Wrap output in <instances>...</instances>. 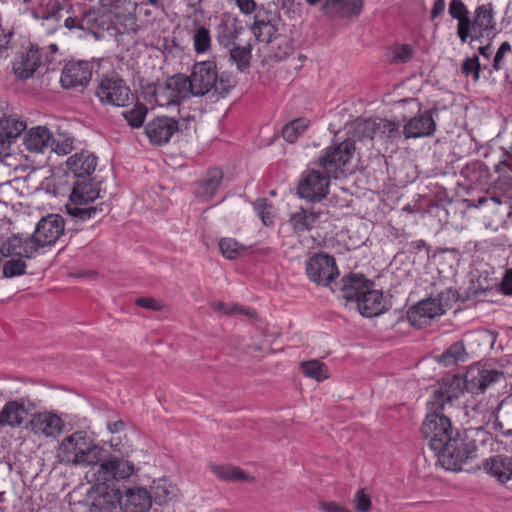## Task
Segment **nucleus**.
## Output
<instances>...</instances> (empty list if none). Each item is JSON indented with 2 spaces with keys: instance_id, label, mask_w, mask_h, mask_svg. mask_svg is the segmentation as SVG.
Listing matches in <instances>:
<instances>
[{
  "instance_id": "nucleus-43",
  "label": "nucleus",
  "mask_w": 512,
  "mask_h": 512,
  "mask_svg": "<svg viewBox=\"0 0 512 512\" xmlns=\"http://www.w3.org/2000/svg\"><path fill=\"white\" fill-rule=\"evenodd\" d=\"M194 50L198 54L207 52L211 47L210 31L205 26H198L193 34Z\"/></svg>"
},
{
  "instance_id": "nucleus-61",
  "label": "nucleus",
  "mask_w": 512,
  "mask_h": 512,
  "mask_svg": "<svg viewBox=\"0 0 512 512\" xmlns=\"http://www.w3.org/2000/svg\"><path fill=\"white\" fill-rule=\"evenodd\" d=\"M67 160H97V157L88 151L81 150L80 152H76L74 155L69 157Z\"/></svg>"
},
{
  "instance_id": "nucleus-5",
  "label": "nucleus",
  "mask_w": 512,
  "mask_h": 512,
  "mask_svg": "<svg viewBox=\"0 0 512 512\" xmlns=\"http://www.w3.org/2000/svg\"><path fill=\"white\" fill-rule=\"evenodd\" d=\"M349 162H319L317 169L305 175L298 185V195L312 202L321 201L328 194L330 179L345 178Z\"/></svg>"
},
{
  "instance_id": "nucleus-38",
  "label": "nucleus",
  "mask_w": 512,
  "mask_h": 512,
  "mask_svg": "<svg viewBox=\"0 0 512 512\" xmlns=\"http://www.w3.org/2000/svg\"><path fill=\"white\" fill-rule=\"evenodd\" d=\"M301 369L305 376L323 381L329 378L327 366L319 360H309L301 363Z\"/></svg>"
},
{
  "instance_id": "nucleus-39",
  "label": "nucleus",
  "mask_w": 512,
  "mask_h": 512,
  "mask_svg": "<svg viewBox=\"0 0 512 512\" xmlns=\"http://www.w3.org/2000/svg\"><path fill=\"white\" fill-rule=\"evenodd\" d=\"M153 495L157 504L164 505L176 497V488L166 480H159L153 486Z\"/></svg>"
},
{
  "instance_id": "nucleus-18",
  "label": "nucleus",
  "mask_w": 512,
  "mask_h": 512,
  "mask_svg": "<svg viewBox=\"0 0 512 512\" xmlns=\"http://www.w3.org/2000/svg\"><path fill=\"white\" fill-rule=\"evenodd\" d=\"M280 23L281 18L276 13H259L255 17L251 31L257 41L269 45L274 43L275 39H278Z\"/></svg>"
},
{
  "instance_id": "nucleus-57",
  "label": "nucleus",
  "mask_w": 512,
  "mask_h": 512,
  "mask_svg": "<svg viewBox=\"0 0 512 512\" xmlns=\"http://www.w3.org/2000/svg\"><path fill=\"white\" fill-rule=\"evenodd\" d=\"M445 11V0H434L431 12H430V18L431 20H434L441 15H443Z\"/></svg>"
},
{
  "instance_id": "nucleus-6",
  "label": "nucleus",
  "mask_w": 512,
  "mask_h": 512,
  "mask_svg": "<svg viewBox=\"0 0 512 512\" xmlns=\"http://www.w3.org/2000/svg\"><path fill=\"white\" fill-rule=\"evenodd\" d=\"M101 449L85 432L77 431L65 437L58 446L59 462L75 466L97 465Z\"/></svg>"
},
{
  "instance_id": "nucleus-37",
  "label": "nucleus",
  "mask_w": 512,
  "mask_h": 512,
  "mask_svg": "<svg viewBox=\"0 0 512 512\" xmlns=\"http://www.w3.org/2000/svg\"><path fill=\"white\" fill-rule=\"evenodd\" d=\"M82 205H67L66 210L67 213L76 219H79L81 221H86L94 218L98 213H103L104 208L107 206L103 203L96 205V206H90V207H81Z\"/></svg>"
},
{
  "instance_id": "nucleus-40",
  "label": "nucleus",
  "mask_w": 512,
  "mask_h": 512,
  "mask_svg": "<svg viewBox=\"0 0 512 512\" xmlns=\"http://www.w3.org/2000/svg\"><path fill=\"white\" fill-rule=\"evenodd\" d=\"M148 109L142 103H136L134 107L122 113L125 120L132 128H140L146 118Z\"/></svg>"
},
{
  "instance_id": "nucleus-56",
  "label": "nucleus",
  "mask_w": 512,
  "mask_h": 512,
  "mask_svg": "<svg viewBox=\"0 0 512 512\" xmlns=\"http://www.w3.org/2000/svg\"><path fill=\"white\" fill-rule=\"evenodd\" d=\"M12 35V31L5 32V30L0 27V57L9 49Z\"/></svg>"
},
{
  "instance_id": "nucleus-9",
  "label": "nucleus",
  "mask_w": 512,
  "mask_h": 512,
  "mask_svg": "<svg viewBox=\"0 0 512 512\" xmlns=\"http://www.w3.org/2000/svg\"><path fill=\"white\" fill-rule=\"evenodd\" d=\"M451 290L442 291L437 297H429L419 301L407 311V319L413 326L422 327L431 319L439 317L446 312Z\"/></svg>"
},
{
  "instance_id": "nucleus-50",
  "label": "nucleus",
  "mask_w": 512,
  "mask_h": 512,
  "mask_svg": "<svg viewBox=\"0 0 512 512\" xmlns=\"http://www.w3.org/2000/svg\"><path fill=\"white\" fill-rule=\"evenodd\" d=\"M271 208V205L264 198L256 200L254 204L256 213L265 225H270L273 223Z\"/></svg>"
},
{
  "instance_id": "nucleus-23",
  "label": "nucleus",
  "mask_w": 512,
  "mask_h": 512,
  "mask_svg": "<svg viewBox=\"0 0 512 512\" xmlns=\"http://www.w3.org/2000/svg\"><path fill=\"white\" fill-rule=\"evenodd\" d=\"M372 283L369 289L356 302L357 309L364 317L378 316L385 311V302L380 290L373 288Z\"/></svg>"
},
{
  "instance_id": "nucleus-10",
  "label": "nucleus",
  "mask_w": 512,
  "mask_h": 512,
  "mask_svg": "<svg viewBox=\"0 0 512 512\" xmlns=\"http://www.w3.org/2000/svg\"><path fill=\"white\" fill-rule=\"evenodd\" d=\"M305 271L310 281L325 287L330 286L339 275L334 257L324 253L311 256L306 261Z\"/></svg>"
},
{
  "instance_id": "nucleus-15",
  "label": "nucleus",
  "mask_w": 512,
  "mask_h": 512,
  "mask_svg": "<svg viewBox=\"0 0 512 512\" xmlns=\"http://www.w3.org/2000/svg\"><path fill=\"white\" fill-rule=\"evenodd\" d=\"M34 409V403L26 398L8 401L0 411V426L21 427Z\"/></svg>"
},
{
  "instance_id": "nucleus-53",
  "label": "nucleus",
  "mask_w": 512,
  "mask_h": 512,
  "mask_svg": "<svg viewBox=\"0 0 512 512\" xmlns=\"http://www.w3.org/2000/svg\"><path fill=\"white\" fill-rule=\"evenodd\" d=\"M93 14L91 13H87L83 19L79 20L77 19L76 17H68L67 19H65L64 21V26L69 29V30H72V29H81V30H84L85 29V24H88L91 22V16Z\"/></svg>"
},
{
  "instance_id": "nucleus-60",
  "label": "nucleus",
  "mask_w": 512,
  "mask_h": 512,
  "mask_svg": "<svg viewBox=\"0 0 512 512\" xmlns=\"http://www.w3.org/2000/svg\"><path fill=\"white\" fill-rule=\"evenodd\" d=\"M237 5L241 12L244 14H250L255 10L256 3L254 0H236Z\"/></svg>"
},
{
  "instance_id": "nucleus-64",
  "label": "nucleus",
  "mask_w": 512,
  "mask_h": 512,
  "mask_svg": "<svg viewBox=\"0 0 512 512\" xmlns=\"http://www.w3.org/2000/svg\"><path fill=\"white\" fill-rule=\"evenodd\" d=\"M478 52L480 55H482L484 58L486 59H489L490 56L493 54V48H492V45L491 43L485 45V46H480L478 48Z\"/></svg>"
},
{
  "instance_id": "nucleus-2",
  "label": "nucleus",
  "mask_w": 512,
  "mask_h": 512,
  "mask_svg": "<svg viewBox=\"0 0 512 512\" xmlns=\"http://www.w3.org/2000/svg\"><path fill=\"white\" fill-rule=\"evenodd\" d=\"M351 137L335 142L326 148V152L318 160H350L354 157L361 158V151L373 146L375 138L379 140H396L400 138L399 126L396 122L383 119L357 118L351 124Z\"/></svg>"
},
{
  "instance_id": "nucleus-1",
  "label": "nucleus",
  "mask_w": 512,
  "mask_h": 512,
  "mask_svg": "<svg viewBox=\"0 0 512 512\" xmlns=\"http://www.w3.org/2000/svg\"><path fill=\"white\" fill-rule=\"evenodd\" d=\"M427 409L421 434L446 470H461L464 463L476 456L475 442L458 433L453 435L451 421L443 414V409L428 406Z\"/></svg>"
},
{
  "instance_id": "nucleus-8",
  "label": "nucleus",
  "mask_w": 512,
  "mask_h": 512,
  "mask_svg": "<svg viewBox=\"0 0 512 512\" xmlns=\"http://www.w3.org/2000/svg\"><path fill=\"white\" fill-rule=\"evenodd\" d=\"M95 96L103 105L125 107L131 102L132 93L123 79L111 75L103 76L99 80Z\"/></svg>"
},
{
  "instance_id": "nucleus-13",
  "label": "nucleus",
  "mask_w": 512,
  "mask_h": 512,
  "mask_svg": "<svg viewBox=\"0 0 512 512\" xmlns=\"http://www.w3.org/2000/svg\"><path fill=\"white\" fill-rule=\"evenodd\" d=\"M134 464L118 456H110L102 461L95 471V481L102 484L113 480L129 478L134 473Z\"/></svg>"
},
{
  "instance_id": "nucleus-20",
  "label": "nucleus",
  "mask_w": 512,
  "mask_h": 512,
  "mask_svg": "<svg viewBox=\"0 0 512 512\" xmlns=\"http://www.w3.org/2000/svg\"><path fill=\"white\" fill-rule=\"evenodd\" d=\"M396 124L400 127L398 123ZM399 130L401 129L399 128ZM435 130V120L431 111L427 110L411 118L403 127V131H400V135L403 133L405 138L427 137L431 136Z\"/></svg>"
},
{
  "instance_id": "nucleus-52",
  "label": "nucleus",
  "mask_w": 512,
  "mask_h": 512,
  "mask_svg": "<svg viewBox=\"0 0 512 512\" xmlns=\"http://www.w3.org/2000/svg\"><path fill=\"white\" fill-rule=\"evenodd\" d=\"M512 51V47H511V44L509 42H503L500 47L498 48L495 56H494V59H493V63H492V69L494 71H499L503 68V59L505 58V56L509 53H511Z\"/></svg>"
},
{
  "instance_id": "nucleus-33",
  "label": "nucleus",
  "mask_w": 512,
  "mask_h": 512,
  "mask_svg": "<svg viewBox=\"0 0 512 512\" xmlns=\"http://www.w3.org/2000/svg\"><path fill=\"white\" fill-rule=\"evenodd\" d=\"M252 58L251 47L233 45L229 49V63L236 65L238 71L244 72L250 66V60Z\"/></svg>"
},
{
  "instance_id": "nucleus-11",
  "label": "nucleus",
  "mask_w": 512,
  "mask_h": 512,
  "mask_svg": "<svg viewBox=\"0 0 512 512\" xmlns=\"http://www.w3.org/2000/svg\"><path fill=\"white\" fill-rule=\"evenodd\" d=\"M184 74H176L154 85L151 98L156 105L168 107L188 98Z\"/></svg>"
},
{
  "instance_id": "nucleus-24",
  "label": "nucleus",
  "mask_w": 512,
  "mask_h": 512,
  "mask_svg": "<svg viewBox=\"0 0 512 512\" xmlns=\"http://www.w3.org/2000/svg\"><path fill=\"white\" fill-rule=\"evenodd\" d=\"M41 62L42 57L39 49L31 47L13 63V72L17 78L27 80L33 77Z\"/></svg>"
},
{
  "instance_id": "nucleus-62",
  "label": "nucleus",
  "mask_w": 512,
  "mask_h": 512,
  "mask_svg": "<svg viewBox=\"0 0 512 512\" xmlns=\"http://www.w3.org/2000/svg\"><path fill=\"white\" fill-rule=\"evenodd\" d=\"M61 6L58 5L56 10H51L43 14L42 19L43 20H55L57 23L60 21V11Z\"/></svg>"
},
{
  "instance_id": "nucleus-35",
  "label": "nucleus",
  "mask_w": 512,
  "mask_h": 512,
  "mask_svg": "<svg viewBox=\"0 0 512 512\" xmlns=\"http://www.w3.org/2000/svg\"><path fill=\"white\" fill-rule=\"evenodd\" d=\"M211 471L220 479L226 481H246L250 480L249 475H247L240 468L234 467L232 465H211Z\"/></svg>"
},
{
  "instance_id": "nucleus-12",
  "label": "nucleus",
  "mask_w": 512,
  "mask_h": 512,
  "mask_svg": "<svg viewBox=\"0 0 512 512\" xmlns=\"http://www.w3.org/2000/svg\"><path fill=\"white\" fill-rule=\"evenodd\" d=\"M28 424L32 433L39 438H56L65 427L64 420L50 411L32 413Z\"/></svg>"
},
{
  "instance_id": "nucleus-55",
  "label": "nucleus",
  "mask_w": 512,
  "mask_h": 512,
  "mask_svg": "<svg viewBox=\"0 0 512 512\" xmlns=\"http://www.w3.org/2000/svg\"><path fill=\"white\" fill-rule=\"evenodd\" d=\"M500 289L504 295L512 296V268L506 270Z\"/></svg>"
},
{
  "instance_id": "nucleus-27",
  "label": "nucleus",
  "mask_w": 512,
  "mask_h": 512,
  "mask_svg": "<svg viewBox=\"0 0 512 512\" xmlns=\"http://www.w3.org/2000/svg\"><path fill=\"white\" fill-rule=\"evenodd\" d=\"M23 143L27 150L40 153L53 145V134L47 127L37 126L26 133Z\"/></svg>"
},
{
  "instance_id": "nucleus-26",
  "label": "nucleus",
  "mask_w": 512,
  "mask_h": 512,
  "mask_svg": "<svg viewBox=\"0 0 512 512\" xmlns=\"http://www.w3.org/2000/svg\"><path fill=\"white\" fill-rule=\"evenodd\" d=\"M362 0H325L322 10L330 17H352L360 14Z\"/></svg>"
},
{
  "instance_id": "nucleus-49",
  "label": "nucleus",
  "mask_w": 512,
  "mask_h": 512,
  "mask_svg": "<svg viewBox=\"0 0 512 512\" xmlns=\"http://www.w3.org/2000/svg\"><path fill=\"white\" fill-rule=\"evenodd\" d=\"M51 150L57 156H66L73 150V138L60 134L57 138L53 137Z\"/></svg>"
},
{
  "instance_id": "nucleus-36",
  "label": "nucleus",
  "mask_w": 512,
  "mask_h": 512,
  "mask_svg": "<svg viewBox=\"0 0 512 512\" xmlns=\"http://www.w3.org/2000/svg\"><path fill=\"white\" fill-rule=\"evenodd\" d=\"M310 121L306 118H297L287 123L281 131L282 137L289 143H294L304 134L308 128Z\"/></svg>"
},
{
  "instance_id": "nucleus-22",
  "label": "nucleus",
  "mask_w": 512,
  "mask_h": 512,
  "mask_svg": "<svg viewBox=\"0 0 512 512\" xmlns=\"http://www.w3.org/2000/svg\"><path fill=\"white\" fill-rule=\"evenodd\" d=\"M373 282L363 274H350L342 278L339 295L348 301L357 302Z\"/></svg>"
},
{
  "instance_id": "nucleus-41",
  "label": "nucleus",
  "mask_w": 512,
  "mask_h": 512,
  "mask_svg": "<svg viewBox=\"0 0 512 512\" xmlns=\"http://www.w3.org/2000/svg\"><path fill=\"white\" fill-rule=\"evenodd\" d=\"M219 248L222 255L229 260L237 259L245 251V247L233 238H222L219 241Z\"/></svg>"
},
{
  "instance_id": "nucleus-14",
  "label": "nucleus",
  "mask_w": 512,
  "mask_h": 512,
  "mask_svg": "<svg viewBox=\"0 0 512 512\" xmlns=\"http://www.w3.org/2000/svg\"><path fill=\"white\" fill-rule=\"evenodd\" d=\"M64 219L59 214H49L40 219L32 234L38 248L53 245L63 234Z\"/></svg>"
},
{
  "instance_id": "nucleus-48",
  "label": "nucleus",
  "mask_w": 512,
  "mask_h": 512,
  "mask_svg": "<svg viewBox=\"0 0 512 512\" xmlns=\"http://www.w3.org/2000/svg\"><path fill=\"white\" fill-rule=\"evenodd\" d=\"M482 66L479 62L477 55L467 57L461 65V72L466 77L472 76L474 81H478L480 78V71Z\"/></svg>"
},
{
  "instance_id": "nucleus-59",
  "label": "nucleus",
  "mask_w": 512,
  "mask_h": 512,
  "mask_svg": "<svg viewBox=\"0 0 512 512\" xmlns=\"http://www.w3.org/2000/svg\"><path fill=\"white\" fill-rule=\"evenodd\" d=\"M136 303L138 306L143 307V308L152 309V310L160 309V305L153 298H148V297L138 298L136 300Z\"/></svg>"
},
{
  "instance_id": "nucleus-63",
  "label": "nucleus",
  "mask_w": 512,
  "mask_h": 512,
  "mask_svg": "<svg viewBox=\"0 0 512 512\" xmlns=\"http://www.w3.org/2000/svg\"><path fill=\"white\" fill-rule=\"evenodd\" d=\"M107 427L111 433H119L124 429L125 423L122 420H118L113 423H108Z\"/></svg>"
},
{
  "instance_id": "nucleus-4",
  "label": "nucleus",
  "mask_w": 512,
  "mask_h": 512,
  "mask_svg": "<svg viewBox=\"0 0 512 512\" xmlns=\"http://www.w3.org/2000/svg\"><path fill=\"white\" fill-rule=\"evenodd\" d=\"M188 96L210 95L216 100L224 98L235 87L234 78L227 73H218L213 61L196 62L189 76L184 74Z\"/></svg>"
},
{
  "instance_id": "nucleus-19",
  "label": "nucleus",
  "mask_w": 512,
  "mask_h": 512,
  "mask_svg": "<svg viewBox=\"0 0 512 512\" xmlns=\"http://www.w3.org/2000/svg\"><path fill=\"white\" fill-rule=\"evenodd\" d=\"M178 130V122L167 116L156 117L145 126V133L151 143L162 145Z\"/></svg>"
},
{
  "instance_id": "nucleus-47",
  "label": "nucleus",
  "mask_w": 512,
  "mask_h": 512,
  "mask_svg": "<svg viewBox=\"0 0 512 512\" xmlns=\"http://www.w3.org/2000/svg\"><path fill=\"white\" fill-rule=\"evenodd\" d=\"M22 259L23 258H18L6 261L3 265V276L12 278L25 274L27 265Z\"/></svg>"
},
{
  "instance_id": "nucleus-30",
  "label": "nucleus",
  "mask_w": 512,
  "mask_h": 512,
  "mask_svg": "<svg viewBox=\"0 0 512 512\" xmlns=\"http://www.w3.org/2000/svg\"><path fill=\"white\" fill-rule=\"evenodd\" d=\"M26 129L24 121L6 115L0 121V154L4 153L11 140L17 138Z\"/></svg>"
},
{
  "instance_id": "nucleus-31",
  "label": "nucleus",
  "mask_w": 512,
  "mask_h": 512,
  "mask_svg": "<svg viewBox=\"0 0 512 512\" xmlns=\"http://www.w3.org/2000/svg\"><path fill=\"white\" fill-rule=\"evenodd\" d=\"M223 179V171L219 167L209 169L202 180L198 182L197 193L204 198H211Z\"/></svg>"
},
{
  "instance_id": "nucleus-21",
  "label": "nucleus",
  "mask_w": 512,
  "mask_h": 512,
  "mask_svg": "<svg viewBox=\"0 0 512 512\" xmlns=\"http://www.w3.org/2000/svg\"><path fill=\"white\" fill-rule=\"evenodd\" d=\"M470 37L472 40L479 39L484 32L495 29L494 11L492 3L478 6L473 18H470Z\"/></svg>"
},
{
  "instance_id": "nucleus-29",
  "label": "nucleus",
  "mask_w": 512,
  "mask_h": 512,
  "mask_svg": "<svg viewBox=\"0 0 512 512\" xmlns=\"http://www.w3.org/2000/svg\"><path fill=\"white\" fill-rule=\"evenodd\" d=\"M100 197L97 184L90 179L76 180L70 194V201L74 205H87Z\"/></svg>"
},
{
  "instance_id": "nucleus-54",
  "label": "nucleus",
  "mask_w": 512,
  "mask_h": 512,
  "mask_svg": "<svg viewBox=\"0 0 512 512\" xmlns=\"http://www.w3.org/2000/svg\"><path fill=\"white\" fill-rule=\"evenodd\" d=\"M355 508L359 512H368L371 507V500L363 490H358L354 497Z\"/></svg>"
},
{
  "instance_id": "nucleus-7",
  "label": "nucleus",
  "mask_w": 512,
  "mask_h": 512,
  "mask_svg": "<svg viewBox=\"0 0 512 512\" xmlns=\"http://www.w3.org/2000/svg\"><path fill=\"white\" fill-rule=\"evenodd\" d=\"M152 505V496L146 488L133 487L124 491L109 489L95 499V507L117 509L122 512H148Z\"/></svg>"
},
{
  "instance_id": "nucleus-25",
  "label": "nucleus",
  "mask_w": 512,
  "mask_h": 512,
  "mask_svg": "<svg viewBox=\"0 0 512 512\" xmlns=\"http://www.w3.org/2000/svg\"><path fill=\"white\" fill-rule=\"evenodd\" d=\"M450 17L457 21V36L462 43L470 37V12L462 0H450L448 4Z\"/></svg>"
},
{
  "instance_id": "nucleus-32",
  "label": "nucleus",
  "mask_w": 512,
  "mask_h": 512,
  "mask_svg": "<svg viewBox=\"0 0 512 512\" xmlns=\"http://www.w3.org/2000/svg\"><path fill=\"white\" fill-rule=\"evenodd\" d=\"M318 218L319 213L300 208L290 215L289 222L294 231L304 232L311 230L315 226Z\"/></svg>"
},
{
  "instance_id": "nucleus-58",
  "label": "nucleus",
  "mask_w": 512,
  "mask_h": 512,
  "mask_svg": "<svg viewBox=\"0 0 512 512\" xmlns=\"http://www.w3.org/2000/svg\"><path fill=\"white\" fill-rule=\"evenodd\" d=\"M320 507L325 512H351L347 508L335 502H322Z\"/></svg>"
},
{
  "instance_id": "nucleus-16",
  "label": "nucleus",
  "mask_w": 512,
  "mask_h": 512,
  "mask_svg": "<svg viewBox=\"0 0 512 512\" xmlns=\"http://www.w3.org/2000/svg\"><path fill=\"white\" fill-rule=\"evenodd\" d=\"M92 77V65L87 61L68 62L61 74L60 82L65 89L86 87Z\"/></svg>"
},
{
  "instance_id": "nucleus-46",
  "label": "nucleus",
  "mask_w": 512,
  "mask_h": 512,
  "mask_svg": "<svg viewBox=\"0 0 512 512\" xmlns=\"http://www.w3.org/2000/svg\"><path fill=\"white\" fill-rule=\"evenodd\" d=\"M235 27L227 20L222 19L217 28V41L220 45L229 48L235 39Z\"/></svg>"
},
{
  "instance_id": "nucleus-51",
  "label": "nucleus",
  "mask_w": 512,
  "mask_h": 512,
  "mask_svg": "<svg viewBox=\"0 0 512 512\" xmlns=\"http://www.w3.org/2000/svg\"><path fill=\"white\" fill-rule=\"evenodd\" d=\"M412 54H413V48L411 45H408V44L398 45L393 50L392 62L405 63L411 59Z\"/></svg>"
},
{
  "instance_id": "nucleus-45",
  "label": "nucleus",
  "mask_w": 512,
  "mask_h": 512,
  "mask_svg": "<svg viewBox=\"0 0 512 512\" xmlns=\"http://www.w3.org/2000/svg\"><path fill=\"white\" fill-rule=\"evenodd\" d=\"M270 46V57L276 60L285 59L291 54L293 47L289 39L278 35V39H275L274 43L269 44Z\"/></svg>"
},
{
  "instance_id": "nucleus-44",
  "label": "nucleus",
  "mask_w": 512,
  "mask_h": 512,
  "mask_svg": "<svg viewBox=\"0 0 512 512\" xmlns=\"http://www.w3.org/2000/svg\"><path fill=\"white\" fill-rule=\"evenodd\" d=\"M66 170L77 180H86L95 171V162H65Z\"/></svg>"
},
{
  "instance_id": "nucleus-34",
  "label": "nucleus",
  "mask_w": 512,
  "mask_h": 512,
  "mask_svg": "<svg viewBox=\"0 0 512 512\" xmlns=\"http://www.w3.org/2000/svg\"><path fill=\"white\" fill-rule=\"evenodd\" d=\"M466 357L467 353L463 343L455 342L438 357V362L448 367L464 362Z\"/></svg>"
},
{
  "instance_id": "nucleus-17",
  "label": "nucleus",
  "mask_w": 512,
  "mask_h": 512,
  "mask_svg": "<svg viewBox=\"0 0 512 512\" xmlns=\"http://www.w3.org/2000/svg\"><path fill=\"white\" fill-rule=\"evenodd\" d=\"M3 256H15L24 259L34 258L38 251V245L32 235L24 237L22 234H12L1 244Z\"/></svg>"
},
{
  "instance_id": "nucleus-28",
  "label": "nucleus",
  "mask_w": 512,
  "mask_h": 512,
  "mask_svg": "<svg viewBox=\"0 0 512 512\" xmlns=\"http://www.w3.org/2000/svg\"><path fill=\"white\" fill-rule=\"evenodd\" d=\"M484 469L500 483H506L512 479V457L496 455L487 459Z\"/></svg>"
},
{
  "instance_id": "nucleus-42",
  "label": "nucleus",
  "mask_w": 512,
  "mask_h": 512,
  "mask_svg": "<svg viewBox=\"0 0 512 512\" xmlns=\"http://www.w3.org/2000/svg\"><path fill=\"white\" fill-rule=\"evenodd\" d=\"M211 307L214 311L225 315L245 314L249 317H254L256 315V311L254 309L245 308L238 304H227L224 302L215 301L211 303Z\"/></svg>"
},
{
  "instance_id": "nucleus-3",
  "label": "nucleus",
  "mask_w": 512,
  "mask_h": 512,
  "mask_svg": "<svg viewBox=\"0 0 512 512\" xmlns=\"http://www.w3.org/2000/svg\"><path fill=\"white\" fill-rule=\"evenodd\" d=\"M504 373L498 369L488 368L476 363L471 365L464 377L458 375L444 378L428 401L427 406L433 409H444L446 404L459 399L465 391L471 394H483L491 385L499 382Z\"/></svg>"
}]
</instances>
